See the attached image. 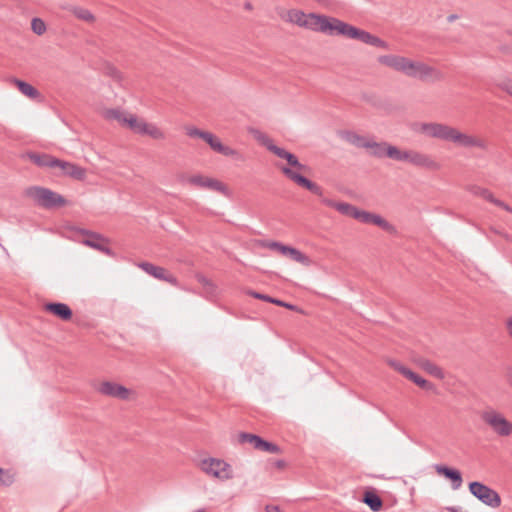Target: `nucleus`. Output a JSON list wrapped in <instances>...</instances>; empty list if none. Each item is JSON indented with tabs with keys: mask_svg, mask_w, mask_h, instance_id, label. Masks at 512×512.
Returning <instances> with one entry per match:
<instances>
[{
	"mask_svg": "<svg viewBox=\"0 0 512 512\" xmlns=\"http://www.w3.org/2000/svg\"><path fill=\"white\" fill-rule=\"evenodd\" d=\"M69 11H71L75 17L85 22H93L95 20L94 15L88 9L79 6H70Z\"/></svg>",
	"mask_w": 512,
	"mask_h": 512,
	"instance_id": "33",
	"label": "nucleus"
},
{
	"mask_svg": "<svg viewBox=\"0 0 512 512\" xmlns=\"http://www.w3.org/2000/svg\"><path fill=\"white\" fill-rule=\"evenodd\" d=\"M268 247L272 250H277V251H281V247H284V244L280 243V242H271L268 244Z\"/></svg>",
	"mask_w": 512,
	"mask_h": 512,
	"instance_id": "47",
	"label": "nucleus"
},
{
	"mask_svg": "<svg viewBox=\"0 0 512 512\" xmlns=\"http://www.w3.org/2000/svg\"><path fill=\"white\" fill-rule=\"evenodd\" d=\"M26 195L33 199L39 206L46 209L60 207L66 203L65 198L60 194L40 186L27 188Z\"/></svg>",
	"mask_w": 512,
	"mask_h": 512,
	"instance_id": "5",
	"label": "nucleus"
},
{
	"mask_svg": "<svg viewBox=\"0 0 512 512\" xmlns=\"http://www.w3.org/2000/svg\"><path fill=\"white\" fill-rule=\"evenodd\" d=\"M481 419L499 437H508L512 434V422L508 421L496 410L489 409L483 411Z\"/></svg>",
	"mask_w": 512,
	"mask_h": 512,
	"instance_id": "6",
	"label": "nucleus"
},
{
	"mask_svg": "<svg viewBox=\"0 0 512 512\" xmlns=\"http://www.w3.org/2000/svg\"><path fill=\"white\" fill-rule=\"evenodd\" d=\"M419 364L430 375H432L438 379L444 378L445 375H444L443 370L436 364L432 363L431 361H429L427 359H422V360H420Z\"/></svg>",
	"mask_w": 512,
	"mask_h": 512,
	"instance_id": "32",
	"label": "nucleus"
},
{
	"mask_svg": "<svg viewBox=\"0 0 512 512\" xmlns=\"http://www.w3.org/2000/svg\"><path fill=\"white\" fill-rule=\"evenodd\" d=\"M125 126L129 127L134 133L144 135V131L147 126V122L143 119H138L135 115H128L125 120Z\"/></svg>",
	"mask_w": 512,
	"mask_h": 512,
	"instance_id": "25",
	"label": "nucleus"
},
{
	"mask_svg": "<svg viewBox=\"0 0 512 512\" xmlns=\"http://www.w3.org/2000/svg\"><path fill=\"white\" fill-rule=\"evenodd\" d=\"M200 468L207 475L223 479H231L237 475L234 473L233 467L222 459L206 458L200 462Z\"/></svg>",
	"mask_w": 512,
	"mask_h": 512,
	"instance_id": "7",
	"label": "nucleus"
},
{
	"mask_svg": "<svg viewBox=\"0 0 512 512\" xmlns=\"http://www.w3.org/2000/svg\"><path fill=\"white\" fill-rule=\"evenodd\" d=\"M186 134L191 138H201L204 140L209 146L210 143L214 140L215 135L211 132L202 131L194 126L186 127Z\"/></svg>",
	"mask_w": 512,
	"mask_h": 512,
	"instance_id": "30",
	"label": "nucleus"
},
{
	"mask_svg": "<svg viewBox=\"0 0 512 512\" xmlns=\"http://www.w3.org/2000/svg\"><path fill=\"white\" fill-rule=\"evenodd\" d=\"M281 451L280 447L272 442H269L265 452L271 454H278Z\"/></svg>",
	"mask_w": 512,
	"mask_h": 512,
	"instance_id": "45",
	"label": "nucleus"
},
{
	"mask_svg": "<svg viewBox=\"0 0 512 512\" xmlns=\"http://www.w3.org/2000/svg\"><path fill=\"white\" fill-rule=\"evenodd\" d=\"M13 82L23 95L31 99H35L39 96L38 90L34 88L31 84L16 78L13 79Z\"/></svg>",
	"mask_w": 512,
	"mask_h": 512,
	"instance_id": "28",
	"label": "nucleus"
},
{
	"mask_svg": "<svg viewBox=\"0 0 512 512\" xmlns=\"http://www.w3.org/2000/svg\"><path fill=\"white\" fill-rule=\"evenodd\" d=\"M273 154H275L279 158L285 159L288 162V164L292 167H295L299 170L305 169V165L301 164L294 154L288 152L284 148H275V152Z\"/></svg>",
	"mask_w": 512,
	"mask_h": 512,
	"instance_id": "24",
	"label": "nucleus"
},
{
	"mask_svg": "<svg viewBox=\"0 0 512 512\" xmlns=\"http://www.w3.org/2000/svg\"><path fill=\"white\" fill-rule=\"evenodd\" d=\"M79 233L86 237L81 241L84 245L106 255H113L112 250L107 246L108 240L103 235L86 229H79Z\"/></svg>",
	"mask_w": 512,
	"mask_h": 512,
	"instance_id": "9",
	"label": "nucleus"
},
{
	"mask_svg": "<svg viewBox=\"0 0 512 512\" xmlns=\"http://www.w3.org/2000/svg\"><path fill=\"white\" fill-rule=\"evenodd\" d=\"M362 502L366 504L373 512H378L383 507V501L381 497L373 488H368L365 490Z\"/></svg>",
	"mask_w": 512,
	"mask_h": 512,
	"instance_id": "21",
	"label": "nucleus"
},
{
	"mask_svg": "<svg viewBox=\"0 0 512 512\" xmlns=\"http://www.w3.org/2000/svg\"><path fill=\"white\" fill-rule=\"evenodd\" d=\"M320 17L321 15L313 13L307 15L302 11H293L290 14V19L292 22L296 23L301 27H305L313 31L318 30L319 21L317 20H320Z\"/></svg>",
	"mask_w": 512,
	"mask_h": 512,
	"instance_id": "13",
	"label": "nucleus"
},
{
	"mask_svg": "<svg viewBox=\"0 0 512 512\" xmlns=\"http://www.w3.org/2000/svg\"><path fill=\"white\" fill-rule=\"evenodd\" d=\"M371 224H374V225L380 227L381 229H383L384 231H386L388 233H395L396 232L395 227L391 223H389L382 216H380L378 214H375V213H373Z\"/></svg>",
	"mask_w": 512,
	"mask_h": 512,
	"instance_id": "34",
	"label": "nucleus"
},
{
	"mask_svg": "<svg viewBox=\"0 0 512 512\" xmlns=\"http://www.w3.org/2000/svg\"><path fill=\"white\" fill-rule=\"evenodd\" d=\"M412 130L429 138L454 143L462 148L488 150V142L484 138L461 132L445 123L419 122L412 126Z\"/></svg>",
	"mask_w": 512,
	"mask_h": 512,
	"instance_id": "1",
	"label": "nucleus"
},
{
	"mask_svg": "<svg viewBox=\"0 0 512 512\" xmlns=\"http://www.w3.org/2000/svg\"><path fill=\"white\" fill-rule=\"evenodd\" d=\"M469 490L476 498L488 506L495 508L501 503L498 493L482 482H469Z\"/></svg>",
	"mask_w": 512,
	"mask_h": 512,
	"instance_id": "8",
	"label": "nucleus"
},
{
	"mask_svg": "<svg viewBox=\"0 0 512 512\" xmlns=\"http://www.w3.org/2000/svg\"><path fill=\"white\" fill-rule=\"evenodd\" d=\"M499 87L512 96V81L511 80L502 81L501 83H499Z\"/></svg>",
	"mask_w": 512,
	"mask_h": 512,
	"instance_id": "43",
	"label": "nucleus"
},
{
	"mask_svg": "<svg viewBox=\"0 0 512 512\" xmlns=\"http://www.w3.org/2000/svg\"><path fill=\"white\" fill-rule=\"evenodd\" d=\"M507 328H508V330H509L510 335L512 336V318H510V319L507 321Z\"/></svg>",
	"mask_w": 512,
	"mask_h": 512,
	"instance_id": "52",
	"label": "nucleus"
},
{
	"mask_svg": "<svg viewBox=\"0 0 512 512\" xmlns=\"http://www.w3.org/2000/svg\"><path fill=\"white\" fill-rule=\"evenodd\" d=\"M104 116L109 120H117L122 125H125V120L128 118V115H125V113L119 109H108L105 111Z\"/></svg>",
	"mask_w": 512,
	"mask_h": 512,
	"instance_id": "36",
	"label": "nucleus"
},
{
	"mask_svg": "<svg viewBox=\"0 0 512 512\" xmlns=\"http://www.w3.org/2000/svg\"><path fill=\"white\" fill-rule=\"evenodd\" d=\"M31 29L37 35H42L46 31V24L40 18H33L31 22Z\"/></svg>",
	"mask_w": 512,
	"mask_h": 512,
	"instance_id": "39",
	"label": "nucleus"
},
{
	"mask_svg": "<svg viewBox=\"0 0 512 512\" xmlns=\"http://www.w3.org/2000/svg\"><path fill=\"white\" fill-rule=\"evenodd\" d=\"M391 365L397 370L399 371L403 376H405L406 378H411V374H413L414 372L412 370H410L409 368L399 364V363H396V362H391Z\"/></svg>",
	"mask_w": 512,
	"mask_h": 512,
	"instance_id": "41",
	"label": "nucleus"
},
{
	"mask_svg": "<svg viewBox=\"0 0 512 512\" xmlns=\"http://www.w3.org/2000/svg\"><path fill=\"white\" fill-rule=\"evenodd\" d=\"M453 490H457L462 482H451Z\"/></svg>",
	"mask_w": 512,
	"mask_h": 512,
	"instance_id": "54",
	"label": "nucleus"
},
{
	"mask_svg": "<svg viewBox=\"0 0 512 512\" xmlns=\"http://www.w3.org/2000/svg\"><path fill=\"white\" fill-rule=\"evenodd\" d=\"M498 206L505 209L506 211L512 213V208L509 205H507L506 203H504L503 201H502V204L498 205Z\"/></svg>",
	"mask_w": 512,
	"mask_h": 512,
	"instance_id": "50",
	"label": "nucleus"
},
{
	"mask_svg": "<svg viewBox=\"0 0 512 512\" xmlns=\"http://www.w3.org/2000/svg\"><path fill=\"white\" fill-rule=\"evenodd\" d=\"M118 74H119V72H118L115 68H112V69H111V75H112L113 77H118Z\"/></svg>",
	"mask_w": 512,
	"mask_h": 512,
	"instance_id": "55",
	"label": "nucleus"
},
{
	"mask_svg": "<svg viewBox=\"0 0 512 512\" xmlns=\"http://www.w3.org/2000/svg\"><path fill=\"white\" fill-rule=\"evenodd\" d=\"M458 18L456 14H451L447 17L448 22H453Z\"/></svg>",
	"mask_w": 512,
	"mask_h": 512,
	"instance_id": "53",
	"label": "nucleus"
},
{
	"mask_svg": "<svg viewBox=\"0 0 512 512\" xmlns=\"http://www.w3.org/2000/svg\"><path fill=\"white\" fill-rule=\"evenodd\" d=\"M268 247L272 250H277V251H281V247H284V244L280 243V242H271L268 244Z\"/></svg>",
	"mask_w": 512,
	"mask_h": 512,
	"instance_id": "48",
	"label": "nucleus"
},
{
	"mask_svg": "<svg viewBox=\"0 0 512 512\" xmlns=\"http://www.w3.org/2000/svg\"><path fill=\"white\" fill-rule=\"evenodd\" d=\"M469 191L476 195V196H480L484 199H486L487 201L495 204V205H501L502 204V201L495 198L493 196V194L488 190V189H485V188H482L480 186H477V185H472L469 187Z\"/></svg>",
	"mask_w": 512,
	"mask_h": 512,
	"instance_id": "27",
	"label": "nucleus"
},
{
	"mask_svg": "<svg viewBox=\"0 0 512 512\" xmlns=\"http://www.w3.org/2000/svg\"><path fill=\"white\" fill-rule=\"evenodd\" d=\"M96 390L102 395L121 400H127L130 395L129 389H127L123 385L111 381H104L100 383Z\"/></svg>",
	"mask_w": 512,
	"mask_h": 512,
	"instance_id": "12",
	"label": "nucleus"
},
{
	"mask_svg": "<svg viewBox=\"0 0 512 512\" xmlns=\"http://www.w3.org/2000/svg\"><path fill=\"white\" fill-rule=\"evenodd\" d=\"M273 304H276V305L282 306V307H286V308H288L290 310H297V307L295 305L286 303V302H284L282 300H279V299H276V298H274Z\"/></svg>",
	"mask_w": 512,
	"mask_h": 512,
	"instance_id": "44",
	"label": "nucleus"
},
{
	"mask_svg": "<svg viewBox=\"0 0 512 512\" xmlns=\"http://www.w3.org/2000/svg\"><path fill=\"white\" fill-rule=\"evenodd\" d=\"M266 512H281V509L277 505H266Z\"/></svg>",
	"mask_w": 512,
	"mask_h": 512,
	"instance_id": "49",
	"label": "nucleus"
},
{
	"mask_svg": "<svg viewBox=\"0 0 512 512\" xmlns=\"http://www.w3.org/2000/svg\"><path fill=\"white\" fill-rule=\"evenodd\" d=\"M507 380H508L509 384L512 386V369H509L507 371Z\"/></svg>",
	"mask_w": 512,
	"mask_h": 512,
	"instance_id": "51",
	"label": "nucleus"
},
{
	"mask_svg": "<svg viewBox=\"0 0 512 512\" xmlns=\"http://www.w3.org/2000/svg\"><path fill=\"white\" fill-rule=\"evenodd\" d=\"M260 436L256 434H251L247 432H241L238 435V442L240 444L249 443L254 449L258 446V442L260 441Z\"/></svg>",
	"mask_w": 512,
	"mask_h": 512,
	"instance_id": "35",
	"label": "nucleus"
},
{
	"mask_svg": "<svg viewBox=\"0 0 512 512\" xmlns=\"http://www.w3.org/2000/svg\"><path fill=\"white\" fill-rule=\"evenodd\" d=\"M56 167L62 170L63 175L76 180H83L86 177V169L71 162L58 159Z\"/></svg>",
	"mask_w": 512,
	"mask_h": 512,
	"instance_id": "15",
	"label": "nucleus"
},
{
	"mask_svg": "<svg viewBox=\"0 0 512 512\" xmlns=\"http://www.w3.org/2000/svg\"><path fill=\"white\" fill-rule=\"evenodd\" d=\"M280 253L301 264H306L308 262V257L305 254L291 246L284 245V247H281Z\"/></svg>",
	"mask_w": 512,
	"mask_h": 512,
	"instance_id": "26",
	"label": "nucleus"
},
{
	"mask_svg": "<svg viewBox=\"0 0 512 512\" xmlns=\"http://www.w3.org/2000/svg\"><path fill=\"white\" fill-rule=\"evenodd\" d=\"M44 309L63 321L70 320L73 315L71 308L67 304L61 302L46 303L44 305Z\"/></svg>",
	"mask_w": 512,
	"mask_h": 512,
	"instance_id": "17",
	"label": "nucleus"
},
{
	"mask_svg": "<svg viewBox=\"0 0 512 512\" xmlns=\"http://www.w3.org/2000/svg\"><path fill=\"white\" fill-rule=\"evenodd\" d=\"M188 183L199 188L208 189L228 195L227 187L219 180L200 174L192 175L187 179Z\"/></svg>",
	"mask_w": 512,
	"mask_h": 512,
	"instance_id": "10",
	"label": "nucleus"
},
{
	"mask_svg": "<svg viewBox=\"0 0 512 512\" xmlns=\"http://www.w3.org/2000/svg\"><path fill=\"white\" fill-rule=\"evenodd\" d=\"M245 7H246L247 9H251V4H250V3H247V4L245 5Z\"/></svg>",
	"mask_w": 512,
	"mask_h": 512,
	"instance_id": "56",
	"label": "nucleus"
},
{
	"mask_svg": "<svg viewBox=\"0 0 512 512\" xmlns=\"http://www.w3.org/2000/svg\"><path fill=\"white\" fill-rule=\"evenodd\" d=\"M27 158L39 167L55 168L58 164V159L45 153L28 152Z\"/></svg>",
	"mask_w": 512,
	"mask_h": 512,
	"instance_id": "18",
	"label": "nucleus"
},
{
	"mask_svg": "<svg viewBox=\"0 0 512 512\" xmlns=\"http://www.w3.org/2000/svg\"><path fill=\"white\" fill-rule=\"evenodd\" d=\"M413 152H414V149L401 150L397 146H394L391 160L398 161V162H407V163L411 164L412 158H413Z\"/></svg>",
	"mask_w": 512,
	"mask_h": 512,
	"instance_id": "31",
	"label": "nucleus"
},
{
	"mask_svg": "<svg viewBox=\"0 0 512 512\" xmlns=\"http://www.w3.org/2000/svg\"><path fill=\"white\" fill-rule=\"evenodd\" d=\"M343 138L357 148H364L368 150L369 154L375 158L392 159V153L395 145H392L389 142H377L373 138H367L352 131L344 132Z\"/></svg>",
	"mask_w": 512,
	"mask_h": 512,
	"instance_id": "3",
	"label": "nucleus"
},
{
	"mask_svg": "<svg viewBox=\"0 0 512 512\" xmlns=\"http://www.w3.org/2000/svg\"><path fill=\"white\" fill-rule=\"evenodd\" d=\"M440 477L447 480H462V474L458 469L448 467L444 464H434L431 466Z\"/></svg>",
	"mask_w": 512,
	"mask_h": 512,
	"instance_id": "23",
	"label": "nucleus"
},
{
	"mask_svg": "<svg viewBox=\"0 0 512 512\" xmlns=\"http://www.w3.org/2000/svg\"><path fill=\"white\" fill-rule=\"evenodd\" d=\"M413 383L418 385L419 387L426 389V390H432L434 389V385L430 382H428L426 379L421 377L420 375L416 374L415 372L411 374V378H409Z\"/></svg>",
	"mask_w": 512,
	"mask_h": 512,
	"instance_id": "38",
	"label": "nucleus"
},
{
	"mask_svg": "<svg viewBox=\"0 0 512 512\" xmlns=\"http://www.w3.org/2000/svg\"><path fill=\"white\" fill-rule=\"evenodd\" d=\"M377 61L409 78L422 82H437L444 79V74L437 68L405 56L395 54L381 55Z\"/></svg>",
	"mask_w": 512,
	"mask_h": 512,
	"instance_id": "2",
	"label": "nucleus"
},
{
	"mask_svg": "<svg viewBox=\"0 0 512 512\" xmlns=\"http://www.w3.org/2000/svg\"><path fill=\"white\" fill-rule=\"evenodd\" d=\"M317 32L330 36L342 35L350 39H356L359 28L354 27L334 17L321 15Z\"/></svg>",
	"mask_w": 512,
	"mask_h": 512,
	"instance_id": "4",
	"label": "nucleus"
},
{
	"mask_svg": "<svg viewBox=\"0 0 512 512\" xmlns=\"http://www.w3.org/2000/svg\"><path fill=\"white\" fill-rule=\"evenodd\" d=\"M372 217L373 213L360 209L355 213V219L365 224H371Z\"/></svg>",
	"mask_w": 512,
	"mask_h": 512,
	"instance_id": "40",
	"label": "nucleus"
},
{
	"mask_svg": "<svg viewBox=\"0 0 512 512\" xmlns=\"http://www.w3.org/2000/svg\"><path fill=\"white\" fill-rule=\"evenodd\" d=\"M356 40H359L365 44L383 48V49L389 48V45L386 41H384V40L380 39L379 37L374 36L371 33L367 32L365 30H362V29L358 30Z\"/></svg>",
	"mask_w": 512,
	"mask_h": 512,
	"instance_id": "22",
	"label": "nucleus"
},
{
	"mask_svg": "<svg viewBox=\"0 0 512 512\" xmlns=\"http://www.w3.org/2000/svg\"><path fill=\"white\" fill-rule=\"evenodd\" d=\"M249 295H251L252 297H254L256 299H261L263 301L270 302V303H273V300H274V298H272L268 295L261 294V293L255 292V291H250Z\"/></svg>",
	"mask_w": 512,
	"mask_h": 512,
	"instance_id": "42",
	"label": "nucleus"
},
{
	"mask_svg": "<svg viewBox=\"0 0 512 512\" xmlns=\"http://www.w3.org/2000/svg\"><path fill=\"white\" fill-rule=\"evenodd\" d=\"M411 165L428 170H438L440 165L430 155L414 150Z\"/></svg>",
	"mask_w": 512,
	"mask_h": 512,
	"instance_id": "16",
	"label": "nucleus"
},
{
	"mask_svg": "<svg viewBox=\"0 0 512 512\" xmlns=\"http://www.w3.org/2000/svg\"><path fill=\"white\" fill-rule=\"evenodd\" d=\"M253 137L263 146H265L270 152L274 153L277 145L273 143V140L265 133L258 129L251 130Z\"/></svg>",
	"mask_w": 512,
	"mask_h": 512,
	"instance_id": "29",
	"label": "nucleus"
},
{
	"mask_svg": "<svg viewBox=\"0 0 512 512\" xmlns=\"http://www.w3.org/2000/svg\"><path fill=\"white\" fill-rule=\"evenodd\" d=\"M3 473V469L0 468V475Z\"/></svg>",
	"mask_w": 512,
	"mask_h": 512,
	"instance_id": "58",
	"label": "nucleus"
},
{
	"mask_svg": "<svg viewBox=\"0 0 512 512\" xmlns=\"http://www.w3.org/2000/svg\"><path fill=\"white\" fill-rule=\"evenodd\" d=\"M507 33H508V34H510V35H512V31H511V30H509Z\"/></svg>",
	"mask_w": 512,
	"mask_h": 512,
	"instance_id": "57",
	"label": "nucleus"
},
{
	"mask_svg": "<svg viewBox=\"0 0 512 512\" xmlns=\"http://www.w3.org/2000/svg\"><path fill=\"white\" fill-rule=\"evenodd\" d=\"M269 441L264 440L263 438H260V441L258 442V446L256 447V450L258 451H266L267 445Z\"/></svg>",
	"mask_w": 512,
	"mask_h": 512,
	"instance_id": "46",
	"label": "nucleus"
},
{
	"mask_svg": "<svg viewBox=\"0 0 512 512\" xmlns=\"http://www.w3.org/2000/svg\"><path fill=\"white\" fill-rule=\"evenodd\" d=\"M210 148L217 153H220L224 156L233 157L239 161H244L245 159L244 156L237 150L222 144L219 138H217L216 136L214 137V140L210 143Z\"/></svg>",
	"mask_w": 512,
	"mask_h": 512,
	"instance_id": "19",
	"label": "nucleus"
},
{
	"mask_svg": "<svg viewBox=\"0 0 512 512\" xmlns=\"http://www.w3.org/2000/svg\"><path fill=\"white\" fill-rule=\"evenodd\" d=\"M144 135H148L153 139H164L165 134L154 124L147 123Z\"/></svg>",
	"mask_w": 512,
	"mask_h": 512,
	"instance_id": "37",
	"label": "nucleus"
},
{
	"mask_svg": "<svg viewBox=\"0 0 512 512\" xmlns=\"http://www.w3.org/2000/svg\"><path fill=\"white\" fill-rule=\"evenodd\" d=\"M281 171L287 178H289L290 180L295 182L297 185L306 188L307 190H309L310 192H312L318 196H322V194H323L322 188L319 185H317L316 183H314L311 180H309L308 178H306L305 176L295 172L294 170H292L289 167H283L281 169Z\"/></svg>",
	"mask_w": 512,
	"mask_h": 512,
	"instance_id": "11",
	"label": "nucleus"
},
{
	"mask_svg": "<svg viewBox=\"0 0 512 512\" xmlns=\"http://www.w3.org/2000/svg\"><path fill=\"white\" fill-rule=\"evenodd\" d=\"M138 267L158 280H163L172 284L176 283V278L171 274H167L163 267L156 266L150 262H141L138 264Z\"/></svg>",
	"mask_w": 512,
	"mask_h": 512,
	"instance_id": "14",
	"label": "nucleus"
},
{
	"mask_svg": "<svg viewBox=\"0 0 512 512\" xmlns=\"http://www.w3.org/2000/svg\"><path fill=\"white\" fill-rule=\"evenodd\" d=\"M322 203L328 207L335 208L339 213L350 216L355 219V213L358 211V208L353 206L352 204L346 202H335L328 198H322Z\"/></svg>",
	"mask_w": 512,
	"mask_h": 512,
	"instance_id": "20",
	"label": "nucleus"
}]
</instances>
